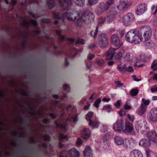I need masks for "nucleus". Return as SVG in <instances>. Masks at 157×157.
Here are the masks:
<instances>
[{
	"label": "nucleus",
	"mask_w": 157,
	"mask_h": 157,
	"mask_svg": "<svg viewBox=\"0 0 157 157\" xmlns=\"http://www.w3.org/2000/svg\"><path fill=\"white\" fill-rule=\"evenodd\" d=\"M54 16L57 19L66 17L68 20L74 21L77 25H82L94 17L92 13L90 11H87L80 15L77 11L72 10L68 11L66 14H64L61 17L59 16L58 13H54Z\"/></svg>",
	"instance_id": "obj_1"
},
{
	"label": "nucleus",
	"mask_w": 157,
	"mask_h": 157,
	"mask_svg": "<svg viewBox=\"0 0 157 157\" xmlns=\"http://www.w3.org/2000/svg\"><path fill=\"white\" fill-rule=\"evenodd\" d=\"M125 39L127 42L133 44H140L143 39L141 33L134 30L128 32Z\"/></svg>",
	"instance_id": "obj_2"
},
{
	"label": "nucleus",
	"mask_w": 157,
	"mask_h": 157,
	"mask_svg": "<svg viewBox=\"0 0 157 157\" xmlns=\"http://www.w3.org/2000/svg\"><path fill=\"white\" fill-rule=\"evenodd\" d=\"M135 128L139 133L147 136L149 127L146 122L141 120L136 121L135 123Z\"/></svg>",
	"instance_id": "obj_3"
},
{
	"label": "nucleus",
	"mask_w": 157,
	"mask_h": 157,
	"mask_svg": "<svg viewBox=\"0 0 157 157\" xmlns=\"http://www.w3.org/2000/svg\"><path fill=\"white\" fill-rule=\"evenodd\" d=\"M131 57L132 56H130L123 49H121L114 56L116 60H120L121 58L123 57L127 61H132Z\"/></svg>",
	"instance_id": "obj_4"
},
{
	"label": "nucleus",
	"mask_w": 157,
	"mask_h": 157,
	"mask_svg": "<svg viewBox=\"0 0 157 157\" xmlns=\"http://www.w3.org/2000/svg\"><path fill=\"white\" fill-rule=\"evenodd\" d=\"M124 125V122L122 120H118L113 124V129L115 132L121 133L123 130Z\"/></svg>",
	"instance_id": "obj_5"
},
{
	"label": "nucleus",
	"mask_w": 157,
	"mask_h": 157,
	"mask_svg": "<svg viewBox=\"0 0 157 157\" xmlns=\"http://www.w3.org/2000/svg\"><path fill=\"white\" fill-rule=\"evenodd\" d=\"M131 2L127 1L120 0L118 5L117 6V8L121 11H123L127 10L131 6Z\"/></svg>",
	"instance_id": "obj_6"
},
{
	"label": "nucleus",
	"mask_w": 157,
	"mask_h": 157,
	"mask_svg": "<svg viewBox=\"0 0 157 157\" xmlns=\"http://www.w3.org/2000/svg\"><path fill=\"white\" fill-rule=\"evenodd\" d=\"M134 19V15L132 13H129L124 17L122 22L124 25H128L132 24Z\"/></svg>",
	"instance_id": "obj_7"
},
{
	"label": "nucleus",
	"mask_w": 157,
	"mask_h": 157,
	"mask_svg": "<svg viewBox=\"0 0 157 157\" xmlns=\"http://www.w3.org/2000/svg\"><path fill=\"white\" fill-rule=\"evenodd\" d=\"M110 6V4L108 2L101 3L99 4L97 9L96 13L98 15L101 14L107 10Z\"/></svg>",
	"instance_id": "obj_8"
},
{
	"label": "nucleus",
	"mask_w": 157,
	"mask_h": 157,
	"mask_svg": "<svg viewBox=\"0 0 157 157\" xmlns=\"http://www.w3.org/2000/svg\"><path fill=\"white\" fill-rule=\"evenodd\" d=\"M111 41L113 45L118 48L121 47L122 44L121 38L116 34H113L111 36Z\"/></svg>",
	"instance_id": "obj_9"
},
{
	"label": "nucleus",
	"mask_w": 157,
	"mask_h": 157,
	"mask_svg": "<svg viewBox=\"0 0 157 157\" xmlns=\"http://www.w3.org/2000/svg\"><path fill=\"white\" fill-rule=\"evenodd\" d=\"M149 118L152 122L157 123V108H154L150 110Z\"/></svg>",
	"instance_id": "obj_10"
},
{
	"label": "nucleus",
	"mask_w": 157,
	"mask_h": 157,
	"mask_svg": "<svg viewBox=\"0 0 157 157\" xmlns=\"http://www.w3.org/2000/svg\"><path fill=\"white\" fill-rule=\"evenodd\" d=\"M147 10V5L144 3H142L137 6L136 13L138 15H141L144 14Z\"/></svg>",
	"instance_id": "obj_11"
},
{
	"label": "nucleus",
	"mask_w": 157,
	"mask_h": 157,
	"mask_svg": "<svg viewBox=\"0 0 157 157\" xmlns=\"http://www.w3.org/2000/svg\"><path fill=\"white\" fill-rule=\"evenodd\" d=\"M99 45L102 47H105L108 45V41L107 35L103 33L101 34L98 38Z\"/></svg>",
	"instance_id": "obj_12"
},
{
	"label": "nucleus",
	"mask_w": 157,
	"mask_h": 157,
	"mask_svg": "<svg viewBox=\"0 0 157 157\" xmlns=\"http://www.w3.org/2000/svg\"><path fill=\"white\" fill-rule=\"evenodd\" d=\"M147 136L153 141L157 143V127L153 130L149 131Z\"/></svg>",
	"instance_id": "obj_13"
},
{
	"label": "nucleus",
	"mask_w": 157,
	"mask_h": 157,
	"mask_svg": "<svg viewBox=\"0 0 157 157\" xmlns=\"http://www.w3.org/2000/svg\"><path fill=\"white\" fill-rule=\"evenodd\" d=\"M81 135L84 139L87 140L91 136V132L89 128H84L81 131Z\"/></svg>",
	"instance_id": "obj_14"
},
{
	"label": "nucleus",
	"mask_w": 157,
	"mask_h": 157,
	"mask_svg": "<svg viewBox=\"0 0 157 157\" xmlns=\"http://www.w3.org/2000/svg\"><path fill=\"white\" fill-rule=\"evenodd\" d=\"M143 29L145 31L144 33V37L145 41L149 40H150L151 35V28L149 26H145Z\"/></svg>",
	"instance_id": "obj_15"
},
{
	"label": "nucleus",
	"mask_w": 157,
	"mask_h": 157,
	"mask_svg": "<svg viewBox=\"0 0 157 157\" xmlns=\"http://www.w3.org/2000/svg\"><path fill=\"white\" fill-rule=\"evenodd\" d=\"M133 130L132 124L129 122H127L125 124L124 129H123V131L126 133H131L133 132Z\"/></svg>",
	"instance_id": "obj_16"
},
{
	"label": "nucleus",
	"mask_w": 157,
	"mask_h": 157,
	"mask_svg": "<svg viewBox=\"0 0 157 157\" xmlns=\"http://www.w3.org/2000/svg\"><path fill=\"white\" fill-rule=\"evenodd\" d=\"M84 157H93V154L91 147L88 145L86 146L83 152Z\"/></svg>",
	"instance_id": "obj_17"
},
{
	"label": "nucleus",
	"mask_w": 157,
	"mask_h": 157,
	"mask_svg": "<svg viewBox=\"0 0 157 157\" xmlns=\"http://www.w3.org/2000/svg\"><path fill=\"white\" fill-rule=\"evenodd\" d=\"M147 108L146 106L142 103L136 110V113L139 116H142L146 112Z\"/></svg>",
	"instance_id": "obj_18"
},
{
	"label": "nucleus",
	"mask_w": 157,
	"mask_h": 157,
	"mask_svg": "<svg viewBox=\"0 0 157 157\" xmlns=\"http://www.w3.org/2000/svg\"><path fill=\"white\" fill-rule=\"evenodd\" d=\"M68 153L70 157H79L80 156L79 151L75 148L68 150Z\"/></svg>",
	"instance_id": "obj_19"
},
{
	"label": "nucleus",
	"mask_w": 157,
	"mask_h": 157,
	"mask_svg": "<svg viewBox=\"0 0 157 157\" xmlns=\"http://www.w3.org/2000/svg\"><path fill=\"white\" fill-rule=\"evenodd\" d=\"M116 50V49L112 48H110L105 54L106 59L108 60L111 59L114 57V52Z\"/></svg>",
	"instance_id": "obj_20"
},
{
	"label": "nucleus",
	"mask_w": 157,
	"mask_h": 157,
	"mask_svg": "<svg viewBox=\"0 0 157 157\" xmlns=\"http://www.w3.org/2000/svg\"><path fill=\"white\" fill-rule=\"evenodd\" d=\"M89 125L92 128H98L100 122L96 120H93L90 121L88 122Z\"/></svg>",
	"instance_id": "obj_21"
},
{
	"label": "nucleus",
	"mask_w": 157,
	"mask_h": 157,
	"mask_svg": "<svg viewBox=\"0 0 157 157\" xmlns=\"http://www.w3.org/2000/svg\"><path fill=\"white\" fill-rule=\"evenodd\" d=\"M140 145L144 147H149L151 145L150 141L146 139H141L139 142Z\"/></svg>",
	"instance_id": "obj_22"
},
{
	"label": "nucleus",
	"mask_w": 157,
	"mask_h": 157,
	"mask_svg": "<svg viewBox=\"0 0 157 157\" xmlns=\"http://www.w3.org/2000/svg\"><path fill=\"white\" fill-rule=\"evenodd\" d=\"M130 157H143L141 152L138 150H134L130 153Z\"/></svg>",
	"instance_id": "obj_23"
},
{
	"label": "nucleus",
	"mask_w": 157,
	"mask_h": 157,
	"mask_svg": "<svg viewBox=\"0 0 157 157\" xmlns=\"http://www.w3.org/2000/svg\"><path fill=\"white\" fill-rule=\"evenodd\" d=\"M115 143L117 145H121L124 143V140L121 136H116L114 138Z\"/></svg>",
	"instance_id": "obj_24"
},
{
	"label": "nucleus",
	"mask_w": 157,
	"mask_h": 157,
	"mask_svg": "<svg viewBox=\"0 0 157 157\" xmlns=\"http://www.w3.org/2000/svg\"><path fill=\"white\" fill-rule=\"evenodd\" d=\"M75 4L79 6H83L85 4V0H73Z\"/></svg>",
	"instance_id": "obj_25"
},
{
	"label": "nucleus",
	"mask_w": 157,
	"mask_h": 157,
	"mask_svg": "<svg viewBox=\"0 0 157 157\" xmlns=\"http://www.w3.org/2000/svg\"><path fill=\"white\" fill-rule=\"evenodd\" d=\"M94 113L92 112H89L86 116V119L88 121V122L90 121H91V118L93 116Z\"/></svg>",
	"instance_id": "obj_26"
},
{
	"label": "nucleus",
	"mask_w": 157,
	"mask_h": 157,
	"mask_svg": "<svg viewBox=\"0 0 157 157\" xmlns=\"http://www.w3.org/2000/svg\"><path fill=\"white\" fill-rule=\"evenodd\" d=\"M59 2L61 5L66 6L70 4L71 3V0H59Z\"/></svg>",
	"instance_id": "obj_27"
},
{
	"label": "nucleus",
	"mask_w": 157,
	"mask_h": 157,
	"mask_svg": "<svg viewBox=\"0 0 157 157\" xmlns=\"http://www.w3.org/2000/svg\"><path fill=\"white\" fill-rule=\"evenodd\" d=\"M78 120V117L77 115L74 116H70L67 119V121L75 122L77 121Z\"/></svg>",
	"instance_id": "obj_28"
},
{
	"label": "nucleus",
	"mask_w": 157,
	"mask_h": 157,
	"mask_svg": "<svg viewBox=\"0 0 157 157\" xmlns=\"http://www.w3.org/2000/svg\"><path fill=\"white\" fill-rule=\"evenodd\" d=\"M145 44L149 48H151L154 45V44L150 40L145 41Z\"/></svg>",
	"instance_id": "obj_29"
},
{
	"label": "nucleus",
	"mask_w": 157,
	"mask_h": 157,
	"mask_svg": "<svg viewBox=\"0 0 157 157\" xmlns=\"http://www.w3.org/2000/svg\"><path fill=\"white\" fill-rule=\"evenodd\" d=\"M56 126L62 129H67L66 124L64 123L62 124H58L56 122H55Z\"/></svg>",
	"instance_id": "obj_30"
},
{
	"label": "nucleus",
	"mask_w": 157,
	"mask_h": 157,
	"mask_svg": "<svg viewBox=\"0 0 157 157\" xmlns=\"http://www.w3.org/2000/svg\"><path fill=\"white\" fill-rule=\"evenodd\" d=\"M109 129V126L107 125H103L101 127V131L105 132L108 131Z\"/></svg>",
	"instance_id": "obj_31"
},
{
	"label": "nucleus",
	"mask_w": 157,
	"mask_h": 157,
	"mask_svg": "<svg viewBox=\"0 0 157 157\" xmlns=\"http://www.w3.org/2000/svg\"><path fill=\"white\" fill-rule=\"evenodd\" d=\"M123 146L126 147H130L131 143L130 141L128 140H124V143H123Z\"/></svg>",
	"instance_id": "obj_32"
},
{
	"label": "nucleus",
	"mask_w": 157,
	"mask_h": 157,
	"mask_svg": "<svg viewBox=\"0 0 157 157\" xmlns=\"http://www.w3.org/2000/svg\"><path fill=\"white\" fill-rule=\"evenodd\" d=\"M151 68L154 71H157V61L154 60L152 64Z\"/></svg>",
	"instance_id": "obj_33"
},
{
	"label": "nucleus",
	"mask_w": 157,
	"mask_h": 157,
	"mask_svg": "<svg viewBox=\"0 0 157 157\" xmlns=\"http://www.w3.org/2000/svg\"><path fill=\"white\" fill-rule=\"evenodd\" d=\"M101 98L97 99L94 102V103L93 104V105L96 108H98L99 106V104L101 102Z\"/></svg>",
	"instance_id": "obj_34"
},
{
	"label": "nucleus",
	"mask_w": 157,
	"mask_h": 157,
	"mask_svg": "<svg viewBox=\"0 0 157 157\" xmlns=\"http://www.w3.org/2000/svg\"><path fill=\"white\" fill-rule=\"evenodd\" d=\"M110 109L109 111L108 110L107 112H109L110 111H111V105H104L102 108V110H103L105 109Z\"/></svg>",
	"instance_id": "obj_35"
},
{
	"label": "nucleus",
	"mask_w": 157,
	"mask_h": 157,
	"mask_svg": "<svg viewBox=\"0 0 157 157\" xmlns=\"http://www.w3.org/2000/svg\"><path fill=\"white\" fill-rule=\"evenodd\" d=\"M114 17L113 15H110L107 16L106 21L108 23L111 22L113 20Z\"/></svg>",
	"instance_id": "obj_36"
},
{
	"label": "nucleus",
	"mask_w": 157,
	"mask_h": 157,
	"mask_svg": "<svg viewBox=\"0 0 157 157\" xmlns=\"http://www.w3.org/2000/svg\"><path fill=\"white\" fill-rule=\"evenodd\" d=\"M138 92L137 89H133L131 90L130 91V94L131 95L134 96L136 95Z\"/></svg>",
	"instance_id": "obj_37"
},
{
	"label": "nucleus",
	"mask_w": 157,
	"mask_h": 157,
	"mask_svg": "<svg viewBox=\"0 0 157 157\" xmlns=\"http://www.w3.org/2000/svg\"><path fill=\"white\" fill-rule=\"evenodd\" d=\"M82 140L80 138L77 139L76 142V145L77 147H79L82 144Z\"/></svg>",
	"instance_id": "obj_38"
},
{
	"label": "nucleus",
	"mask_w": 157,
	"mask_h": 157,
	"mask_svg": "<svg viewBox=\"0 0 157 157\" xmlns=\"http://www.w3.org/2000/svg\"><path fill=\"white\" fill-rule=\"evenodd\" d=\"M145 152L147 157H150L153 153L152 152L148 149H146Z\"/></svg>",
	"instance_id": "obj_39"
},
{
	"label": "nucleus",
	"mask_w": 157,
	"mask_h": 157,
	"mask_svg": "<svg viewBox=\"0 0 157 157\" xmlns=\"http://www.w3.org/2000/svg\"><path fill=\"white\" fill-rule=\"evenodd\" d=\"M99 0H88V3L90 5H94L96 4Z\"/></svg>",
	"instance_id": "obj_40"
},
{
	"label": "nucleus",
	"mask_w": 157,
	"mask_h": 157,
	"mask_svg": "<svg viewBox=\"0 0 157 157\" xmlns=\"http://www.w3.org/2000/svg\"><path fill=\"white\" fill-rule=\"evenodd\" d=\"M151 90L152 93L157 92V85L152 86L151 88Z\"/></svg>",
	"instance_id": "obj_41"
},
{
	"label": "nucleus",
	"mask_w": 157,
	"mask_h": 157,
	"mask_svg": "<svg viewBox=\"0 0 157 157\" xmlns=\"http://www.w3.org/2000/svg\"><path fill=\"white\" fill-rule=\"evenodd\" d=\"M142 101L144 103V105H148L150 103V100L149 99L147 100H145L143 98L142 99Z\"/></svg>",
	"instance_id": "obj_42"
},
{
	"label": "nucleus",
	"mask_w": 157,
	"mask_h": 157,
	"mask_svg": "<svg viewBox=\"0 0 157 157\" xmlns=\"http://www.w3.org/2000/svg\"><path fill=\"white\" fill-rule=\"evenodd\" d=\"M98 30L97 29H96L95 31H92L91 33V36L94 38L96 36L98 33Z\"/></svg>",
	"instance_id": "obj_43"
},
{
	"label": "nucleus",
	"mask_w": 157,
	"mask_h": 157,
	"mask_svg": "<svg viewBox=\"0 0 157 157\" xmlns=\"http://www.w3.org/2000/svg\"><path fill=\"white\" fill-rule=\"evenodd\" d=\"M94 57V55L91 53H89L87 56V59L89 60H91L93 59Z\"/></svg>",
	"instance_id": "obj_44"
},
{
	"label": "nucleus",
	"mask_w": 157,
	"mask_h": 157,
	"mask_svg": "<svg viewBox=\"0 0 157 157\" xmlns=\"http://www.w3.org/2000/svg\"><path fill=\"white\" fill-rule=\"evenodd\" d=\"M128 118L132 122H133L134 120V116L133 115L128 114L127 115Z\"/></svg>",
	"instance_id": "obj_45"
},
{
	"label": "nucleus",
	"mask_w": 157,
	"mask_h": 157,
	"mask_svg": "<svg viewBox=\"0 0 157 157\" xmlns=\"http://www.w3.org/2000/svg\"><path fill=\"white\" fill-rule=\"evenodd\" d=\"M104 63L105 61L103 59L98 60L96 62V63L100 66H102Z\"/></svg>",
	"instance_id": "obj_46"
},
{
	"label": "nucleus",
	"mask_w": 157,
	"mask_h": 157,
	"mask_svg": "<svg viewBox=\"0 0 157 157\" xmlns=\"http://www.w3.org/2000/svg\"><path fill=\"white\" fill-rule=\"evenodd\" d=\"M27 24L28 25H36V22L34 20H31L30 21L29 23H27Z\"/></svg>",
	"instance_id": "obj_47"
},
{
	"label": "nucleus",
	"mask_w": 157,
	"mask_h": 157,
	"mask_svg": "<svg viewBox=\"0 0 157 157\" xmlns=\"http://www.w3.org/2000/svg\"><path fill=\"white\" fill-rule=\"evenodd\" d=\"M105 21V18H101L99 20V25H101L103 24Z\"/></svg>",
	"instance_id": "obj_48"
},
{
	"label": "nucleus",
	"mask_w": 157,
	"mask_h": 157,
	"mask_svg": "<svg viewBox=\"0 0 157 157\" xmlns=\"http://www.w3.org/2000/svg\"><path fill=\"white\" fill-rule=\"evenodd\" d=\"M125 70L126 71L129 72H132L133 71L132 67L130 66H128L127 68H125Z\"/></svg>",
	"instance_id": "obj_49"
},
{
	"label": "nucleus",
	"mask_w": 157,
	"mask_h": 157,
	"mask_svg": "<svg viewBox=\"0 0 157 157\" xmlns=\"http://www.w3.org/2000/svg\"><path fill=\"white\" fill-rule=\"evenodd\" d=\"M59 138L60 139H67L68 137L66 135H64L63 134H60L59 136Z\"/></svg>",
	"instance_id": "obj_50"
},
{
	"label": "nucleus",
	"mask_w": 157,
	"mask_h": 157,
	"mask_svg": "<svg viewBox=\"0 0 157 157\" xmlns=\"http://www.w3.org/2000/svg\"><path fill=\"white\" fill-rule=\"evenodd\" d=\"M76 43L82 44H84V41L82 39H79L76 41Z\"/></svg>",
	"instance_id": "obj_51"
},
{
	"label": "nucleus",
	"mask_w": 157,
	"mask_h": 157,
	"mask_svg": "<svg viewBox=\"0 0 157 157\" xmlns=\"http://www.w3.org/2000/svg\"><path fill=\"white\" fill-rule=\"evenodd\" d=\"M121 105V101L120 100H118L114 104V105L116 107H119Z\"/></svg>",
	"instance_id": "obj_52"
},
{
	"label": "nucleus",
	"mask_w": 157,
	"mask_h": 157,
	"mask_svg": "<svg viewBox=\"0 0 157 157\" xmlns=\"http://www.w3.org/2000/svg\"><path fill=\"white\" fill-rule=\"evenodd\" d=\"M124 109L126 110L130 109L131 108V107L130 105H128L127 104L124 105Z\"/></svg>",
	"instance_id": "obj_53"
},
{
	"label": "nucleus",
	"mask_w": 157,
	"mask_h": 157,
	"mask_svg": "<svg viewBox=\"0 0 157 157\" xmlns=\"http://www.w3.org/2000/svg\"><path fill=\"white\" fill-rule=\"evenodd\" d=\"M132 78L135 81L139 82L141 80V79L138 78H137L136 77L135 75L132 76Z\"/></svg>",
	"instance_id": "obj_54"
},
{
	"label": "nucleus",
	"mask_w": 157,
	"mask_h": 157,
	"mask_svg": "<svg viewBox=\"0 0 157 157\" xmlns=\"http://www.w3.org/2000/svg\"><path fill=\"white\" fill-rule=\"evenodd\" d=\"M117 68V69L120 71H123L124 68L123 67H121L120 65H118Z\"/></svg>",
	"instance_id": "obj_55"
},
{
	"label": "nucleus",
	"mask_w": 157,
	"mask_h": 157,
	"mask_svg": "<svg viewBox=\"0 0 157 157\" xmlns=\"http://www.w3.org/2000/svg\"><path fill=\"white\" fill-rule=\"evenodd\" d=\"M91 63H88L86 64V69L87 70H90V69L91 67Z\"/></svg>",
	"instance_id": "obj_56"
},
{
	"label": "nucleus",
	"mask_w": 157,
	"mask_h": 157,
	"mask_svg": "<svg viewBox=\"0 0 157 157\" xmlns=\"http://www.w3.org/2000/svg\"><path fill=\"white\" fill-rule=\"evenodd\" d=\"M95 46L94 44H91L89 46V48L90 49H92L95 47Z\"/></svg>",
	"instance_id": "obj_57"
},
{
	"label": "nucleus",
	"mask_w": 157,
	"mask_h": 157,
	"mask_svg": "<svg viewBox=\"0 0 157 157\" xmlns=\"http://www.w3.org/2000/svg\"><path fill=\"white\" fill-rule=\"evenodd\" d=\"M69 86L67 84H64L63 86V89L64 90H66L68 89Z\"/></svg>",
	"instance_id": "obj_58"
},
{
	"label": "nucleus",
	"mask_w": 157,
	"mask_h": 157,
	"mask_svg": "<svg viewBox=\"0 0 157 157\" xmlns=\"http://www.w3.org/2000/svg\"><path fill=\"white\" fill-rule=\"evenodd\" d=\"M110 100V98H104L102 99V100L104 101H106V102H108Z\"/></svg>",
	"instance_id": "obj_59"
},
{
	"label": "nucleus",
	"mask_w": 157,
	"mask_h": 157,
	"mask_svg": "<svg viewBox=\"0 0 157 157\" xmlns=\"http://www.w3.org/2000/svg\"><path fill=\"white\" fill-rule=\"evenodd\" d=\"M118 113L121 116H124L125 115L123 114V112L122 110H121L120 111L118 112Z\"/></svg>",
	"instance_id": "obj_60"
},
{
	"label": "nucleus",
	"mask_w": 157,
	"mask_h": 157,
	"mask_svg": "<svg viewBox=\"0 0 157 157\" xmlns=\"http://www.w3.org/2000/svg\"><path fill=\"white\" fill-rule=\"evenodd\" d=\"M153 78L154 80L157 81V73H155L154 74Z\"/></svg>",
	"instance_id": "obj_61"
},
{
	"label": "nucleus",
	"mask_w": 157,
	"mask_h": 157,
	"mask_svg": "<svg viewBox=\"0 0 157 157\" xmlns=\"http://www.w3.org/2000/svg\"><path fill=\"white\" fill-rule=\"evenodd\" d=\"M90 105H89V104L87 105H86L84 107V110H86L88 109L90 107Z\"/></svg>",
	"instance_id": "obj_62"
},
{
	"label": "nucleus",
	"mask_w": 157,
	"mask_h": 157,
	"mask_svg": "<svg viewBox=\"0 0 157 157\" xmlns=\"http://www.w3.org/2000/svg\"><path fill=\"white\" fill-rule=\"evenodd\" d=\"M118 86H123V84L122 83H121L120 82L118 81L116 82Z\"/></svg>",
	"instance_id": "obj_63"
},
{
	"label": "nucleus",
	"mask_w": 157,
	"mask_h": 157,
	"mask_svg": "<svg viewBox=\"0 0 157 157\" xmlns=\"http://www.w3.org/2000/svg\"><path fill=\"white\" fill-rule=\"evenodd\" d=\"M108 65L109 66H111L114 63V62L113 61H109L108 62Z\"/></svg>",
	"instance_id": "obj_64"
}]
</instances>
